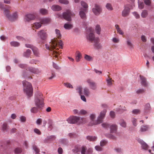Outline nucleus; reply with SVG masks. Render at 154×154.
I'll return each instance as SVG.
<instances>
[{
  "instance_id": "1",
  "label": "nucleus",
  "mask_w": 154,
  "mask_h": 154,
  "mask_svg": "<svg viewBox=\"0 0 154 154\" xmlns=\"http://www.w3.org/2000/svg\"><path fill=\"white\" fill-rule=\"evenodd\" d=\"M57 38H54L51 40V42L49 43V45H46V49L53 51L52 55L55 57H57L60 55V54L56 51L54 50L55 49L56 46L57 45Z\"/></svg>"
},
{
  "instance_id": "2",
  "label": "nucleus",
  "mask_w": 154,
  "mask_h": 154,
  "mask_svg": "<svg viewBox=\"0 0 154 154\" xmlns=\"http://www.w3.org/2000/svg\"><path fill=\"white\" fill-rule=\"evenodd\" d=\"M23 90L29 97H30L33 94V88L31 84L28 82L24 81L23 82Z\"/></svg>"
},
{
  "instance_id": "3",
  "label": "nucleus",
  "mask_w": 154,
  "mask_h": 154,
  "mask_svg": "<svg viewBox=\"0 0 154 154\" xmlns=\"http://www.w3.org/2000/svg\"><path fill=\"white\" fill-rule=\"evenodd\" d=\"M87 32L89 33L87 35V39L93 43L97 37H95V35L94 33V30L91 27H89L88 29L87 30Z\"/></svg>"
},
{
  "instance_id": "4",
  "label": "nucleus",
  "mask_w": 154,
  "mask_h": 154,
  "mask_svg": "<svg viewBox=\"0 0 154 154\" xmlns=\"http://www.w3.org/2000/svg\"><path fill=\"white\" fill-rule=\"evenodd\" d=\"M75 14L71 12L69 10H68L66 12L63 13V18L66 20L68 21H70L71 20V17L73 16Z\"/></svg>"
},
{
  "instance_id": "5",
  "label": "nucleus",
  "mask_w": 154,
  "mask_h": 154,
  "mask_svg": "<svg viewBox=\"0 0 154 154\" xmlns=\"http://www.w3.org/2000/svg\"><path fill=\"white\" fill-rule=\"evenodd\" d=\"M134 7V5H132L129 4L126 5L124 9L122 11V16L123 17L127 16L129 13L130 10L131 9H132Z\"/></svg>"
},
{
  "instance_id": "6",
  "label": "nucleus",
  "mask_w": 154,
  "mask_h": 154,
  "mask_svg": "<svg viewBox=\"0 0 154 154\" xmlns=\"http://www.w3.org/2000/svg\"><path fill=\"white\" fill-rule=\"evenodd\" d=\"M26 47L31 48L33 53L34 54L37 56L39 57L40 53L38 49L35 47L30 44H26L25 45Z\"/></svg>"
},
{
  "instance_id": "7",
  "label": "nucleus",
  "mask_w": 154,
  "mask_h": 154,
  "mask_svg": "<svg viewBox=\"0 0 154 154\" xmlns=\"http://www.w3.org/2000/svg\"><path fill=\"white\" fill-rule=\"evenodd\" d=\"M35 105L40 110H41L44 106V102L43 99L39 98L35 99Z\"/></svg>"
},
{
  "instance_id": "8",
  "label": "nucleus",
  "mask_w": 154,
  "mask_h": 154,
  "mask_svg": "<svg viewBox=\"0 0 154 154\" xmlns=\"http://www.w3.org/2000/svg\"><path fill=\"white\" fill-rule=\"evenodd\" d=\"M92 11L95 15L98 16L101 12L102 9L99 5L95 4L94 7L92 8Z\"/></svg>"
},
{
  "instance_id": "9",
  "label": "nucleus",
  "mask_w": 154,
  "mask_h": 154,
  "mask_svg": "<svg viewBox=\"0 0 154 154\" xmlns=\"http://www.w3.org/2000/svg\"><path fill=\"white\" fill-rule=\"evenodd\" d=\"M37 35L42 40H45L47 37L48 35L46 31L44 30H41L39 31L37 33Z\"/></svg>"
},
{
  "instance_id": "10",
  "label": "nucleus",
  "mask_w": 154,
  "mask_h": 154,
  "mask_svg": "<svg viewBox=\"0 0 154 154\" xmlns=\"http://www.w3.org/2000/svg\"><path fill=\"white\" fill-rule=\"evenodd\" d=\"M35 16L34 14H29L25 15L24 20L25 22H29L31 20L35 19Z\"/></svg>"
},
{
  "instance_id": "11",
  "label": "nucleus",
  "mask_w": 154,
  "mask_h": 154,
  "mask_svg": "<svg viewBox=\"0 0 154 154\" xmlns=\"http://www.w3.org/2000/svg\"><path fill=\"white\" fill-rule=\"evenodd\" d=\"M106 110V109H104L101 111L99 116H98L97 119V122L99 124L103 122V119L105 117Z\"/></svg>"
},
{
  "instance_id": "12",
  "label": "nucleus",
  "mask_w": 154,
  "mask_h": 154,
  "mask_svg": "<svg viewBox=\"0 0 154 154\" xmlns=\"http://www.w3.org/2000/svg\"><path fill=\"white\" fill-rule=\"evenodd\" d=\"M100 40L99 38H97L93 42V46L95 48L97 49H100L102 48V46L100 43Z\"/></svg>"
},
{
  "instance_id": "13",
  "label": "nucleus",
  "mask_w": 154,
  "mask_h": 154,
  "mask_svg": "<svg viewBox=\"0 0 154 154\" xmlns=\"http://www.w3.org/2000/svg\"><path fill=\"white\" fill-rule=\"evenodd\" d=\"M79 117L76 116H72L69 117L67 119L68 122L70 124L77 123L78 124Z\"/></svg>"
},
{
  "instance_id": "14",
  "label": "nucleus",
  "mask_w": 154,
  "mask_h": 154,
  "mask_svg": "<svg viewBox=\"0 0 154 154\" xmlns=\"http://www.w3.org/2000/svg\"><path fill=\"white\" fill-rule=\"evenodd\" d=\"M90 117L91 121L89 123V125L93 126L99 124V123H98V122H97V120H94L96 117L95 114H91L90 116Z\"/></svg>"
},
{
  "instance_id": "15",
  "label": "nucleus",
  "mask_w": 154,
  "mask_h": 154,
  "mask_svg": "<svg viewBox=\"0 0 154 154\" xmlns=\"http://www.w3.org/2000/svg\"><path fill=\"white\" fill-rule=\"evenodd\" d=\"M87 82L89 84V86L91 89L95 90L97 88L96 83L90 79H88L87 81Z\"/></svg>"
},
{
  "instance_id": "16",
  "label": "nucleus",
  "mask_w": 154,
  "mask_h": 154,
  "mask_svg": "<svg viewBox=\"0 0 154 154\" xmlns=\"http://www.w3.org/2000/svg\"><path fill=\"white\" fill-rule=\"evenodd\" d=\"M77 90L78 91V93L81 95V99L83 100L84 101L86 102V99L85 97V96L84 95H82V94H83L82 92V88L81 87L79 86L78 87Z\"/></svg>"
},
{
  "instance_id": "17",
  "label": "nucleus",
  "mask_w": 154,
  "mask_h": 154,
  "mask_svg": "<svg viewBox=\"0 0 154 154\" xmlns=\"http://www.w3.org/2000/svg\"><path fill=\"white\" fill-rule=\"evenodd\" d=\"M141 85L144 87H146L148 85L146 79L143 76L140 75Z\"/></svg>"
},
{
  "instance_id": "18",
  "label": "nucleus",
  "mask_w": 154,
  "mask_h": 154,
  "mask_svg": "<svg viewBox=\"0 0 154 154\" xmlns=\"http://www.w3.org/2000/svg\"><path fill=\"white\" fill-rule=\"evenodd\" d=\"M87 11L85 9L82 10L79 12V14L80 17L83 19L85 20L86 19V15L85 12Z\"/></svg>"
},
{
  "instance_id": "19",
  "label": "nucleus",
  "mask_w": 154,
  "mask_h": 154,
  "mask_svg": "<svg viewBox=\"0 0 154 154\" xmlns=\"http://www.w3.org/2000/svg\"><path fill=\"white\" fill-rule=\"evenodd\" d=\"M138 141L141 145V147L142 149L145 150H146L148 149V145L143 140H138Z\"/></svg>"
},
{
  "instance_id": "20",
  "label": "nucleus",
  "mask_w": 154,
  "mask_h": 154,
  "mask_svg": "<svg viewBox=\"0 0 154 154\" xmlns=\"http://www.w3.org/2000/svg\"><path fill=\"white\" fill-rule=\"evenodd\" d=\"M51 21V20L49 18H45L41 19L40 22L42 24H45L49 23Z\"/></svg>"
},
{
  "instance_id": "21",
  "label": "nucleus",
  "mask_w": 154,
  "mask_h": 154,
  "mask_svg": "<svg viewBox=\"0 0 154 154\" xmlns=\"http://www.w3.org/2000/svg\"><path fill=\"white\" fill-rule=\"evenodd\" d=\"M52 10L54 11H59L61 10V7L57 5H54L51 7Z\"/></svg>"
},
{
  "instance_id": "22",
  "label": "nucleus",
  "mask_w": 154,
  "mask_h": 154,
  "mask_svg": "<svg viewBox=\"0 0 154 154\" xmlns=\"http://www.w3.org/2000/svg\"><path fill=\"white\" fill-rule=\"evenodd\" d=\"M2 130L3 131L8 132L9 130V126L6 123H4L2 126Z\"/></svg>"
},
{
  "instance_id": "23",
  "label": "nucleus",
  "mask_w": 154,
  "mask_h": 154,
  "mask_svg": "<svg viewBox=\"0 0 154 154\" xmlns=\"http://www.w3.org/2000/svg\"><path fill=\"white\" fill-rule=\"evenodd\" d=\"M111 133H115L117 130V126L115 124H112L110 126Z\"/></svg>"
},
{
  "instance_id": "24",
  "label": "nucleus",
  "mask_w": 154,
  "mask_h": 154,
  "mask_svg": "<svg viewBox=\"0 0 154 154\" xmlns=\"http://www.w3.org/2000/svg\"><path fill=\"white\" fill-rule=\"evenodd\" d=\"M28 69L30 72L33 73L38 74L40 72L38 69L34 68L32 67H29Z\"/></svg>"
},
{
  "instance_id": "25",
  "label": "nucleus",
  "mask_w": 154,
  "mask_h": 154,
  "mask_svg": "<svg viewBox=\"0 0 154 154\" xmlns=\"http://www.w3.org/2000/svg\"><path fill=\"white\" fill-rule=\"evenodd\" d=\"M17 18V12H15L13 13L12 15H11L9 20L11 21H13L16 20Z\"/></svg>"
},
{
  "instance_id": "26",
  "label": "nucleus",
  "mask_w": 154,
  "mask_h": 154,
  "mask_svg": "<svg viewBox=\"0 0 154 154\" xmlns=\"http://www.w3.org/2000/svg\"><path fill=\"white\" fill-rule=\"evenodd\" d=\"M35 99L39 98V99H43V95L41 92L38 91L35 93Z\"/></svg>"
},
{
  "instance_id": "27",
  "label": "nucleus",
  "mask_w": 154,
  "mask_h": 154,
  "mask_svg": "<svg viewBox=\"0 0 154 154\" xmlns=\"http://www.w3.org/2000/svg\"><path fill=\"white\" fill-rule=\"evenodd\" d=\"M42 26L41 22H36L34 23L32 26V27L36 29H38Z\"/></svg>"
},
{
  "instance_id": "28",
  "label": "nucleus",
  "mask_w": 154,
  "mask_h": 154,
  "mask_svg": "<svg viewBox=\"0 0 154 154\" xmlns=\"http://www.w3.org/2000/svg\"><path fill=\"white\" fill-rule=\"evenodd\" d=\"M4 14L5 16L9 20L11 15L9 10L5 9L4 10Z\"/></svg>"
},
{
  "instance_id": "29",
  "label": "nucleus",
  "mask_w": 154,
  "mask_h": 154,
  "mask_svg": "<svg viewBox=\"0 0 154 154\" xmlns=\"http://www.w3.org/2000/svg\"><path fill=\"white\" fill-rule=\"evenodd\" d=\"M82 54L80 52L78 51L76 52L75 60L77 62H79L82 58Z\"/></svg>"
},
{
  "instance_id": "30",
  "label": "nucleus",
  "mask_w": 154,
  "mask_h": 154,
  "mask_svg": "<svg viewBox=\"0 0 154 154\" xmlns=\"http://www.w3.org/2000/svg\"><path fill=\"white\" fill-rule=\"evenodd\" d=\"M87 122V120L84 118H80L79 117L78 124H85Z\"/></svg>"
},
{
  "instance_id": "31",
  "label": "nucleus",
  "mask_w": 154,
  "mask_h": 154,
  "mask_svg": "<svg viewBox=\"0 0 154 154\" xmlns=\"http://www.w3.org/2000/svg\"><path fill=\"white\" fill-rule=\"evenodd\" d=\"M149 128V127L148 125H143L140 128V131L142 132H145L148 130Z\"/></svg>"
},
{
  "instance_id": "32",
  "label": "nucleus",
  "mask_w": 154,
  "mask_h": 154,
  "mask_svg": "<svg viewBox=\"0 0 154 154\" xmlns=\"http://www.w3.org/2000/svg\"><path fill=\"white\" fill-rule=\"evenodd\" d=\"M86 139L90 141H94L97 139V137L96 136H88L86 137Z\"/></svg>"
},
{
  "instance_id": "33",
  "label": "nucleus",
  "mask_w": 154,
  "mask_h": 154,
  "mask_svg": "<svg viewBox=\"0 0 154 154\" xmlns=\"http://www.w3.org/2000/svg\"><path fill=\"white\" fill-rule=\"evenodd\" d=\"M90 92L89 89L87 88H85L83 89V93L86 96H89L90 94Z\"/></svg>"
},
{
  "instance_id": "34",
  "label": "nucleus",
  "mask_w": 154,
  "mask_h": 154,
  "mask_svg": "<svg viewBox=\"0 0 154 154\" xmlns=\"http://www.w3.org/2000/svg\"><path fill=\"white\" fill-rule=\"evenodd\" d=\"M31 51L29 49H27L26 51L24 52L23 55L24 57H29L31 54Z\"/></svg>"
},
{
  "instance_id": "35",
  "label": "nucleus",
  "mask_w": 154,
  "mask_h": 154,
  "mask_svg": "<svg viewBox=\"0 0 154 154\" xmlns=\"http://www.w3.org/2000/svg\"><path fill=\"white\" fill-rule=\"evenodd\" d=\"M95 31L96 33L98 34H100L101 31V28L100 26L99 25H97L96 26Z\"/></svg>"
},
{
  "instance_id": "36",
  "label": "nucleus",
  "mask_w": 154,
  "mask_h": 154,
  "mask_svg": "<svg viewBox=\"0 0 154 154\" xmlns=\"http://www.w3.org/2000/svg\"><path fill=\"white\" fill-rule=\"evenodd\" d=\"M72 25L71 24L65 23L64 26V28L67 29H72Z\"/></svg>"
},
{
  "instance_id": "37",
  "label": "nucleus",
  "mask_w": 154,
  "mask_h": 154,
  "mask_svg": "<svg viewBox=\"0 0 154 154\" xmlns=\"http://www.w3.org/2000/svg\"><path fill=\"white\" fill-rule=\"evenodd\" d=\"M119 124L120 125L123 127L125 128L126 126L125 122L123 119L120 120Z\"/></svg>"
},
{
  "instance_id": "38",
  "label": "nucleus",
  "mask_w": 154,
  "mask_h": 154,
  "mask_svg": "<svg viewBox=\"0 0 154 154\" xmlns=\"http://www.w3.org/2000/svg\"><path fill=\"white\" fill-rule=\"evenodd\" d=\"M40 13L42 15H45L48 14V11L45 9L42 8L40 10Z\"/></svg>"
},
{
  "instance_id": "39",
  "label": "nucleus",
  "mask_w": 154,
  "mask_h": 154,
  "mask_svg": "<svg viewBox=\"0 0 154 154\" xmlns=\"http://www.w3.org/2000/svg\"><path fill=\"white\" fill-rule=\"evenodd\" d=\"M10 44L11 46L14 47L18 46L20 45V44L18 42H17L14 41L11 42L10 43Z\"/></svg>"
},
{
  "instance_id": "40",
  "label": "nucleus",
  "mask_w": 154,
  "mask_h": 154,
  "mask_svg": "<svg viewBox=\"0 0 154 154\" xmlns=\"http://www.w3.org/2000/svg\"><path fill=\"white\" fill-rule=\"evenodd\" d=\"M147 11L146 10L143 11L141 14V16L143 18L146 17L147 16Z\"/></svg>"
},
{
  "instance_id": "41",
  "label": "nucleus",
  "mask_w": 154,
  "mask_h": 154,
  "mask_svg": "<svg viewBox=\"0 0 154 154\" xmlns=\"http://www.w3.org/2000/svg\"><path fill=\"white\" fill-rule=\"evenodd\" d=\"M56 36L58 38H60L61 37V35L60 33V31L57 29L55 30Z\"/></svg>"
},
{
  "instance_id": "42",
  "label": "nucleus",
  "mask_w": 154,
  "mask_h": 154,
  "mask_svg": "<svg viewBox=\"0 0 154 154\" xmlns=\"http://www.w3.org/2000/svg\"><path fill=\"white\" fill-rule=\"evenodd\" d=\"M81 5L85 8L84 9H85L86 10L88 8V4L85 2L83 1H82L81 2Z\"/></svg>"
},
{
  "instance_id": "43",
  "label": "nucleus",
  "mask_w": 154,
  "mask_h": 154,
  "mask_svg": "<svg viewBox=\"0 0 154 154\" xmlns=\"http://www.w3.org/2000/svg\"><path fill=\"white\" fill-rule=\"evenodd\" d=\"M106 7L109 10L112 11L113 10L112 7L110 3H107L106 5Z\"/></svg>"
},
{
  "instance_id": "44",
  "label": "nucleus",
  "mask_w": 154,
  "mask_h": 154,
  "mask_svg": "<svg viewBox=\"0 0 154 154\" xmlns=\"http://www.w3.org/2000/svg\"><path fill=\"white\" fill-rule=\"evenodd\" d=\"M38 108L36 107H33L31 109V112L34 113H36L38 111Z\"/></svg>"
},
{
  "instance_id": "45",
  "label": "nucleus",
  "mask_w": 154,
  "mask_h": 154,
  "mask_svg": "<svg viewBox=\"0 0 154 154\" xmlns=\"http://www.w3.org/2000/svg\"><path fill=\"white\" fill-rule=\"evenodd\" d=\"M56 138V137L54 135H51L48 136L47 137V139L49 140H54Z\"/></svg>"
},
{
  "instance_id": "46",
  "label": "nucleus",
  "mask_w": 154,
  "mask_h": 154,
  "mask_svg": "<svg viewBox=\"0 0 154 154\" xmlns=\"http://www.w3.org/2000/svg\"><path fill=\"white\" fill-rule=\"evenodd\" d=\"M59 2L62 4H68L69 3V2L67 0H59Z\"/></svg>"
},
{
  "instance_id": "47",
  "label": "nucleus",
  "mask_w": 154,
  "mask_h": 154,
  "mask_svg": "<svg viewBox=\"0 0 154 154\" xmlns=\"http://www.w3.org/2000/svg\"><path fill=\"white\" fill-rule=\"evenodd\" d=\"M137 120L136 119L133 118H132L131 121L132 122L133 125L135 126H136L137 125Z\"/></svg>"
},
{
  "instance_id": "48",
  "label": "nucleus",
  "mask_w": 154,
  "mask_h": 154,
  "mask_svg": "<svg viewBox=\"0 0 154 154\" xmlns=\"http://www.w3.org/2000/svg\"><path fill=\"white\" fill-rule=\"evenodd\" d=\"M33 149L35 152V154H39V150L36 146H33Z\"/></svg>"
},
{
  "instance_id": "49",
  "label": "nucleus",
  "mask_w": 154,
  "mask_h": 154,
  "mask_svg": "<svg viewBox=\"0 0 154 154\" xmlns=\"http://www.w3.org/2000/svg\"><path fill=\"white\" fill-rule=\"evenodd\" d=\"M138 7L140 9H143L144 6V5L143 2L138 1Z\"/></svg>"
},
{
  "instance_id": "50",
  "label": "nucleus",
  "mask_w": 154,
  "mask_h": 154,
  "mask_svg": "<svg viewBox=\"0 0 154 154\" xmlns=\"http://www.w3.org/2000/svg\"><path fill=\"white\" fill-rule=\"evenodd\" d=\"M107 143V142L106 140H103L100 142V145L101 146H103L106 145Z\"/></svg>"
},
{
  "instance_id": "51",
  "label": "nucleus",
  "mask_w": 154,
  "mask_h": 154,
  "mask_svg": "<svg viewBox=\"0 0 154 154\" xmlns=\"http://www.w3.org/2000/svg\"><path fill=\"white\" fill-rule=\"evenodd\" d=\"M22 150L21 148H17L15 150V153H19L21 152Z\"/></svg>"
},
{
  "instance_id": "52",
  "label": "nucleus",
  "mask_w": 154,
  "mask_h": 154,
  "mask_svg": "<svg viewBox=\"0 0 154 154\" xmlns=\"http://www.w3.org/2000/svg\"><path fill=\"white\" fill-rule=\"evenodd\" d=\"M140 110L138 109H135L132 111V113L135 114H137L140 113Z\"/></svg>"
},
{
  "instance_id": "53",
  "label": "nucleus",
  "mask_w": 154,
  "mask_h": 154,
  "mask_svg": "<svg viewBox=\"0 0 154 154\" xmlns=\"http://www.w3.org/2000/svg\"><path fill=\"white\" fill-rule=\"evenodd\" d=\"M145 90H144L143 89H140L138 90L136 92L137 94H140L143 93L144 92H145Z\"/></svg>"
},
{
  "instance_id": "54",
  "label": "nucleus",
  "mask_w": 154,
  "mask_h": 154,
  "mask_svg": "<svg viewBox=\"0 0 154 154\" xmlns=\"http://www.w3.org/2000/svg\"><path fill=\"white\" fill-rule=\"evenodd\" d=\"M42 120L41 119H37L36 122V124L38 125H41L42 122Z\"/></svg>"
},
{
  "instance_id": "55",
  "label": "nucleus",
  "mask_w": 154,
  "mask_h": 154,
  "mask_svg": "<svg viewBox=\"0 0 154 154\" xmlns=\"http://www.w3.org/2000/svg\"><path fill=\"white\" fill-rule=\"evenodd\" d=\"M85 58L86 60L90 61L91 60V57L90 56L85 54Z\"/></svg>"
},
{
  "instance_id": "56",
  "label": "nucleus",
  "mask_w": 154,
  "mask_h": 154,
  "mask_svg": "<svg viewBox=\"0 0 154 154\" xmlns=\"http://www.w3.org/2000/svg\"><path fill=\"white\" fill-rule=\"evenodd\" d=\"M64 85L67 88H72V85L69 83H64Z\"/></svg>"
},
{
  "instance_id": "57",
  "label": "nucleus",
  "mask_w": 154,
  "mask_h": 154,
  "mask_svg": "<svg viewBox=\"0 0 154 154\" xmlns=\"http://www.w3.org/2000/svg\"><path fill=\"white\" fill-rule=\"evenodd\" d=\"M133 14L135 17L136 18H139L140 17V15L136 12H134L132 13Z\"/></svg>"
},
{
  "instance_id": "58",
  "label": "nucleus",
  "mask_w": 154,
  "mask_h": 154,
  "mask_svg": "<svg viewBox=\"0 0 154 154\" xmlns=\"http://www.w3.org/2000/svg\"><path fill=\"white\" fill-rule=\"evenodd\" d=\"M107 82L108 85L109 86H111L112 85V80L111 79H109L107 80Z\"/></svg>"
},
{
  "instance_id": "59",
  "label": "nucleus",
  "mask_w": 154,
  "mask_h": 154,
  "mask_svg": "<svg viewBox=\"0 0 154 154\" xmlns=\"http://www.w3.org/2000/svg\"><path fill=\"white\" fill-rule=\"evenodd\" d=\"M102 125L103 127L106 128H108L109 127V126H110L109 124L106 123H103Z\"/></svg>"
},
{
  "instance_id": "60",
  "label": "nucleus",
  "mask_w": 154,
  "mask_h": 154,
  "mask_svg": "<svg viewBox=\"0 0 154 154\" xmlns=\"http://www.w3.org/2000/svg\"><path fill=\"white\" fill-rule=\"evenodd\" d=\"M112 41L115 43H118L119 41V39L118 38H112Z\"/></svg>"
},
{
  "instance_id": "61",
  "label": "nucleus",
  "mask_w": 154,
  "mask_h": 154,
  "mask_svg": "<svg viewBox=\"0 0 154 154\" xmlns=\"http://www.w3.org/2000/svg\"><path fill=\"white\" fill-rule=\"evenodd\" d=\"M95 149L98 151H101L102 150V148L99 146H95Z\"/></svg>"
},
{
  "instance_id": "62",
  "label": "nucleus",
  "mask_w": 154,
  "mask_h": 154,
  "mask_svg": "<svg viewBox=\"0 0 154 154\" xmlns=\"http://www.w3.org/2000/svg\"><path fill=\"white\" fill-rule=\"evenodd\" d=\"M34 131L35 133H36L38 135H40L41 134V133L40 131L37 128H35L34 129Z\"/></svg>"
},
{
  "instance_id": "63",
  "label": "nucleus",
  "mask_w": 154,
  "mask_h": 154,
  "mask_svg": "<svg viewBox=\"0 0 154 154\" xmlns=\"http://www.w3.org/2000/svg\"><path fill=\"white\" fill-rule=\"evenodd\" d=\"M107 137L111 139L114 140L116 139V137L113 135L111 134H109L107 136Z\"/></svg>"
},
{
  "instance_id": "64",
  "label": "nucleus",
  "mask_w": 154,
  "mask_h": 154,
  "mask_svg": "<svg viewBox=\"0 0 154 154\" xmlns=\"http://www.w3.org/2000/svg\"><path fill=\"white\" fill-rule=\"evenodd\" d=\"M110 115L111 118H114L115 117V112L113 111H110Z\"/></svg>"
}]
</instances>
